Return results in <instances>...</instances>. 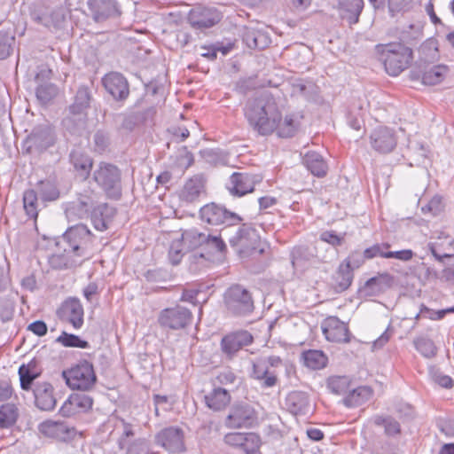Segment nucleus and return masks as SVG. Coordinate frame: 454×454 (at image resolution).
Wrapping results in <instances>:
<instances>
[{"instance_id": "19", "label": "nucleus", "mask_w": 454, "mask_h": 454, "mask_svg": "<svg viewBox=\"0 0 454 454\" xmlns=\"http://www.w3.org/2000/svg\"><path fill=\"white\" fill-rule=\"evenodd\" d=\"M322 332L329 341L345 343L350 341L348 327L336 317H329L324 320Z\"/></svg>"}, {"instance_id": "56", "label": "nucleus", "mask_w": 454, "mask_h": 454, "mask_svg": "<svg viewBox=\"0 0 454 454\" xmlns=\"http://www.w3.org/2000/svg\"><path fill=\"white\" fill-rule=\"evenodd\" d=\"M255 77H243L235 82L234 90L236 92L245 95L256 88Z\"/></svg>"}, {"instance_id": "38", "label": "nucleus", "mask_w": 454, "mask_h": 454, "mask_svg": "<svg viewBox=\"0 0 454 454\" xmlns=\"http://www.w3.org/2000/svg\"><path fill=\"white\" fill-rule=\"evenodd\" d=\"M209 254H224L227 252V246L220 234L206 232L203 248Z\"/></svg>"}, {"instance_id": "52", "label": "nucleus", "mask_w": 454, "mask_h": 454, "mask_svg": "<svg viewBox=\"0 0 454 454\" xmlns=\"http://www.w3.org/2000/svg\"><path fill=\"white\" fill-rule=\"evenodd\" d=\"M200 156L211 166L224 165L226 159L222 151L218 149H205L200 151Z\"/></svg>"}, {"instance_id": "23", "label": "nucleus", "mask_w": 454, "mask_h": 454, "mask_svg": "<svg viewBox=\"0 0 454 454\" xmlns=\"http://www.w3.org/2000/svg\"><path fill=\"white\" fill-rule=\"evenodd\" d=\"M42 372L43 367L36 358H33L27 364H22L18 371L21 389L31 390L34 381L41 376Z\"/></svg>"}, {"instance_id": "35", "label": "nucleus", "mask_w": 454, "mask_h": 454, "mask_svg": "<svg viewBox=\"0 0 454 454\" xmlns=\"http://www.w3.org/2000/svg\"><path fill=\"white\" fill-rule=\"evenodd\" d=\"M372 395L371 387L361 386L352 389L344 397L343 403L348 408H354L364 404Z\"/></svg>"}, {"instance_id": "2", "label": "nucleus", "mask_w": 454, "mask_h": 454, "mask_svg": "<svg viewBox=\"0 0 454 454\" xmlns=\"http://www.w3.org/2000/svg\"><path fill=\"white\" fill-rule=\"evenodd\" d=\"M375 52L391 76L400 74L412 61V50L401 43L377 44Z\"/></svg>"}, {"instance_id": "48", "label": "nucleus", "mask_w": 454, "mask_h": 454, "mask_svg": "<svg viewBox=\"0 0 454 454\" xmlns=\"http://www.w3.org/2000/svg\"><path fill=\"white\" fill-rule=\"evenodd\" d=\"M374 424L384 427L385 434L387 436H395L401 433V426L397 420L390 416L377 415L373 419Z\"/></svg>"}, {"instance_id": "44", "label": "nucleus", "mask_w": 454, "mask_h": 454, "mask_svg": "<svg viewBox=\"0 0 454 454\" xmlns=\"http://www.w3.org/2000/svg\"><path fill=\"white\" fill-rule=\"evenodd\" d=\"M70 162L74 168L88 176L92 168V160L80 150H73L70 153Z\"/></svg>"}, {"instance_id": "63", "label": "nucleus", "mask_w": 454, "mask_h": 454, "mask_svg": "<svg viewBox=\"0 0 454 454\" xmlns=\"http://www.w3.org/2000/svg\"><path fill=\"white\" fill-rule=\"evenodd\" d=\"M268 371L269 367L265 361L259 360L257 362H253L250 377L255 380H258L259 379H262V377L264 376Z\"/></svg>"}, {"instance_id": "9", "label": "nucleus", "mask_w": 454, "mask_h": 454, "mask_svg": "<svg viewBox=\"0 0 454 454\" xmlns=\"http://www.w3.org/2000/svg\"><path fill=\"white\" fill-rule=\"evenodd\" d=\"M92 239L93 235L87 225H74L68 228L63 235V239L68 244V248H65V251L82 256L92 242Z\"/></svg>"}, {"instance_id": "3", "label": "nucleus", "mask_w": 454, "mask_h": 454, "mask_svg": "<svg viewBox=\"0 0 454 454\" xmlns=\"http://www.w3.org/2000/svg\"><path fill=\"white\" fill-rule=\"evenodd\" d=\"M223 303L227 313L235 317H244L254 310L252 294L241 285L231 286L223 294Z\"/></svg>"}, {"instance_id": "14", "label": "nucleus", "mask_w": 454, "mask_h": 454, "mask_svg": "<svg viewBox=\"0 0 454 454\" xmlns=\"http://www.w3.org/2000/svg\"><path fill=\"white\" fill-rule=\"evenodd\" d=\"M261 181L262 178L258 175L234 172L230 176L227 188L231 195L242 197L253 192L255 184L261 183Z\"/></svg>"}, {"instance_id": "25", "label": "nucleus", "mask_w": 454, "mask_h": 454, "mask_svg": "<svg viewBox=\"0 0 454 454\" xmlns=\"http://www.w3.org/2000/svg\"><path fill=\"white\" fill-rule=\"evenodd\" d=\"M38 428L43 435L59 441L69 439L74 431V428L69 427L65 422L53 420L42 422Z\"/></svg>"}, {"instance_id": "39", "label": "nucleus", "mask_w": 454, "mask_h": 454, "mask_svg": "<svg viewBox=\"0 0 454 454\" xmlns=\"http://www.w3.org/2000/svg\"><path fill=\"white\" fill-rule=\"evenodd\" d=\"M206 232L200 231L197 228L184 231L181 239L186 250H193L199 247L203 248Z\"/></svg>"}, {"instance_id": "33", "label": "nucleus", "mask_w": 454, "mask_h": 454, "mask_svg": "<svg viewBox=\"0 0 454 454\" xmlns=\"http://www.w3.org/2000/svg\"><path fill=\"white\" fill-rule=\"evenodd\" d=\"M301 360L306 367L314 371L324 369L328 363L327 356L322 350L317 349L303 351Z\"/></svg>"}, {"instance_id": "62", "label": "nucleus", "mask_w": 454, "mask_h": 454, "mask_svg": "<svg viewBox=\"0 0 454 454\" xmlns=\"http://www.w3.org/2000/svg\"><path fill=\"white\" fill-rule=\"evenodd\" d=\"M420 313H426V317L429 318L430 320L436 321L442 320L447 314H450V310L449 308L440 310H434L426 305L421 304Z\"/></svg>"}, {"instance_id": "30", "label": "nucleus", "mask_w": 454, "mask_h": 454, "mask_svg": "<svg viewBox=\"0 0 454 454\" xmlns=\"http://www.w3.org/2000/svg\"><path fill=\"white\" fill-rule=\"evenodd\" d=\"M92 99L90 90L88 86L81 85L74 98V102L69 106V114L74 116L86 115V111L90 108Z\"/></svg>"}, {"instance_id": "31", "label": "nucleus", "mask_w": 454, "mask_h": 454, "mask_svg": "<svg viewBox=\"0 0 454 454\" xmlns=\"http://www.w3.org/2000/svg\"><path fill=\"white\" fill-rule=\"evenodd\" d=\"M364 6V0H341L340 2V16L349 25L356 24Z\"/></svg>"}, {"instance_id": "57", "label": "nucleus", "mask_w": 454, "mask_h": 454, "mask_svg": "<svg viewBox=\"0 0 454 454\" xmlns=\"http://www.w3.org/2000/svg\"><path fill=\"white\" fill-rule=\"evenodd\" d=\"M145 278L152 283H164L169 278V274L162 269L148 270L144 274Z\"/></svg>"}, {"instance_id": "27", "label": "nucleus", "mask_w": 454, "mask_h": 454, "mask_svg": "<svg viewBox=\"0 0 454 454\" xmlns=\"http://www.w3.org/2000/svg\"><path fill=\"white\" fill-rule=\"evenodd\" d=\"M285 404L288 411L295 416L306 415L310 410L309 397L303 391L290 392L286 397Z\"/></svg>"}, {"instance_id": "29", "label": "nucleus", "mask_w": 454, "mask_h": 454, "mask_svg": "<svg viewBox=\"0 0 454 454\" xmlns=\"http://www.w3.org/2000/svg\"><path fill=\"white\" fill-rule=\"evenodd\" d=\"M204 177L201 175H196L185 182L180 192V199L185 202H194L204 192Z\"/></svg>"}, {"instance_id": "32", "label": "nucleus", "mask_w": 454, "mask_h": 454, "mask_svg": "<svg viewBox=\"0 0 454 454\" xmlns=\"http://www.w3.org/2000/svg\"><path fill=\"white\" fill-rule=\"evenodd\" d=\"M205 401L208 408L214 411H221L230 403L231 395L225 388L215 387L205 395Z\"/></svg>"}, {"instance_id": "16", "label": "nucleus", "mask_w": 454, "mask_h": 454, "mask_svg": "<svg viewBox=\"0 0 454 454\" xmlns=\"http://www.w3.org/2000/svg\"><path fill=\"white\" fill-rule=\"evenodd\" d=\"M88 7L97 22L116 19L121 15V5L116 0H90Z\"/></svg>"}, {"instance_id": "42", "label": "nucleus", "mask_w": 454, "mask_h": 454, "mask_svg": "<svg viewBox=\"0 0 454 454\" xmlns=\"http://www.w3.org/2000/svg\"><path fill=\"white\" fill-rule=\"evenodd\" d=\"M34 189L26 190L23 193V207L26 215L30 218L36 220L38 216V195Z\"/></svg>"}, {"instance_id": "17", "label": "nucleus", "mask_w": 454, "mask_h": 454, "mask_svg": "<svg viewBox=\"0 0 454 454\" xmlns=\"http://www.w3.org/2000/svg\"><path fill=\"white\" fill-rule=\"evenodd\" d=\"M370 144L379 153H391L397 145V138L393 129L387 127H379L372 130Z\"/></svg>"}, {"instance_id": "53", "label": "nucleus", "mask_w": 454, "mask_h": 454, "mask_svg": "<svg viewBox=\"0 0 454 454\" xmlns=\"http://www.w3.org/2000/svg\"><path fill=\"white\" fill-rule=\"evenodd\" d=\"M74 405L80 413L86 412L92 408L93 399L90 395L85 393H74L70 395Z\"/></svg>"}, {"instance_id": "41", "label": "nucleus", "mask_w": 454, "mask_h": 454, "mask_svg": "<svg viewBox=\"0 0 454 454\" xmlns=\"http://www.w3.org/2000/svg\"><path fill=\"white\" fill-rule=\"evenodd\" d=\"M447 72L448 68L444 65H437L425 69L421 74L422 82L426 85L438 84L444 79Z\"/></svg>"}, {"instance_id": "6", "label": "nucleus", "mask_w": 454, "mask_h": 454, "mask_svg": "<svg viewBox=\"0 0 454 454\" xmlns=\"http://www.w3.org/2000/svg\"><path fill=\"white\" fill-rule=\"evenodd\" d=\"M27 143L29 153H43L58 144V135L55 127L50 123L35 126L27 136Z\"/></svg>"}, {"instance_id": "28", "label": "nucleus", "mask_w": 454, "mask_h": 454, "mask_svg": "<svg viewBox=\"0 0 454 454\" xmlns=\"http://www.w3.org/2000/svg\"><path fill=\"white\" fill-rule=\"evenodd\" d=\"M302 164L315 176L325 177L328 172V164L317 152L309 151L302 156Z\"/></svg>"}, {"instance_id": "10", "label": "nucleus", "mask_w": 454, "mask_h": 454, "mask_svg": "<svg viewBox=\"0 0 454 454\" xmlns=\"http://www.w3.org/2000/svg\"><path fill=\"white\" fill-rule=\"evenodd\" d=\"M257 421L258 414L254 408L249 403H240L231 408L225 425L230 428H251Z\"/></svg>"}, {"instance_id": "1", "label": "nucleus", "mask_w": 454, "mask_h": 454, "mask_svg": "<svg viewBox=\"0 0 454 454\" xmlns=\"http://www.w3.org/2000/svg\"><path fill=\"white\" fill-rule=\"evenodd\" d=\"M244 115L253 130L261 136H269L277 131L280 137H292L299 126L293 114L286 115L282 120L278 104L269 93L248 99L244 107Z\"/></svg>"}, {"instance_id": "21", "label": "nucleus", "mask_w": 454, "mask_h": 454, "mask_svg": "<svg viewBox=\"0 0 454 454\" xmlns=\"http://www.w3.org/2000/svg\"><path fill=\"white\" fill-rule=\"evenodd\" d=\"M221 20L220 13L212 8H195L188 15L191 26L198 29L209 28L217 24Z\"/></svg>"}, {"instance_id": "26", "label": "nucleus", "mask_w": 454, "mask_h": 454, "mask_svg": "<svg viewBox=\"0 0 454 454\" xmlns=\"http://www.w3.org/2000/svg\"><path fill=\"white\" fill-rule=\"evenodd\" d=\"M114 215V208L106 203L91 207L90 219L93 227L99 231L107 230Z\"/></svg>"}, {"instance_id": "4", "label": "nucleus", "mask_w": 454, "mask_h": 454, "mask_svg": "<svg viewBox=\"0 0 454 454\" xmlns=\"http://www.w3.org/2000/svg\"><path fill=\"white\" fill-rule=\"evenodd\" d=\"M62 376L72 389L90 390L97 382V375L91 362L85 359L78 361L71 368L64 370Z\"/></svg>"}, {"instance_id": "60", "label": "nucleus", "mask_w": 454, "mask_h": 454, "mask_svg": "<svg viewBox=\"0 0 454 454\" xmlns=\"http://www.w3.org/2000/svg\"><path fill=\"white\" fill-rule=\"evenodd\" d=\"M442 209V200L440 196H434L427 205L422 207L424 214L429 213L432 215H437Z\"/></svg>"}, {"instance_id": "47", "label": "nucleus", "mask_w": 454, "mask_h": 454, "mask_svg": "<svg viewBox=\"0 0 454 454\" xmlns=\"http://www.w3.org/2000/svg\"><path fill=\"white\" fill-rule=\"evenodd\" d=\"M15 35L9 30L0 29V60L6 59L14 50Z\"/></svg>"}, {"instance_id": "15", "label": "nucleus", "mask_w": 454, "mask_h": 454, "mask_svg": "<svg viewBox=\"0 0 454 454\" xmlns=\"http://www.w3.org/2000/svg\"><path fill=\"white\" fill-rule=\"evenodd\" d=\"M58 316L62 321L70 323L75 329L83 325L84 310L81 301L76 297L65 300L58 310Z\"/></svg>"}, {"instance_id": "54", "label": "nucleus", "mask_w": 454, "mask_h": 454, "mask_svg": "<svg viewBox=\"0 0 454 454\" xmlns=\"http://www.w3.org/2000/svg\"><path fill=\"white\" fill-rule=\"evenodd\" d=\"M188 250H186L185 247L184 246L182 239L172 241L168 251V256L171 263L173 265L178 264L183 255Z\"/></svg>"}, {"instance_id": "5", "label": "nucleus", "mask_w": 454, "mask_h": 454, "mask_svg": "<svg viewBox=\"0 0 454 454\" xmlns=\"http://www.w3.org/2000/svg\"><path fill=\"white\" fill-rule=\"evenodd\" d=\"M93 179L106 192L107 197L114 200L121 198V171L116 166L100 163L94 171Z\"/></svg>"}, {"instance_id": "64", "label": "nucleus", "mask_w": 454, "mask_h": 454, "mask_svg": "<svg viewBox=\"0 0 454 454\" xmlns=\"http://www.w3.org/2000/svg\"><path fill=\"white\" fill-rule=\"evenodd\" d=\"M142 117L140 115L136 114V113H131L129 114L123 115L122 122L121 124V129H125L127 131H132L137 125H138L139 120Z\"/></svg>"}, {"instance_id": "12", "label": "nucleus", "mask_w": 454, "mask_h": 454, "mask_svg": "<svg viewBox=\"0 0 454 454\" xmlns=\"http://www.w3.org/2000/svg\"><path fill=\"white\" fill-rule=\"evenodd\" d=\"M102 85L114 100L125 101L129 96V84L127 78L119 72H110L102 78Z\"/></svg>"}, {"instance_id": "20", "label": "nucleus", "mask_w": 454, "mask_h": 454, "mask_svg": "<svg viewBox=\"0 0 454 454\" xmlns=\"http://www.w3.org/2000/svg\"><path fill=\"white\" fill-rule=\"evenodd\" d=\"M259 241L260 236L257 231L247 224L239 227L235 234L229 239L231 247H239L242 251L255 249Z\"/></svg>"}, {"instance_id": "18", "label": "nucleus", "mask_w": 454, "mask_h": 454, "mask_svg": "<svg viewBox=\"0 0 454 454\" xmlns=\"http://www.w3.org/2000/svg\"><path fill=\"white\" fill-rule=\"evenodd\" d=\"M35 405L41 411H52L56 407L57 400L54 395L52 385L47 381H37L33 384Z\"/></svg>"}, {"instance_id": "43", "label": "nucleus", "mask_w": 454, "mask_h": 454, "mask_svg": "<svg viewBox=\"0 0 454 454\" xmlns=\"http://www.w3.org/2000/svg\"><path fill=\"white\" fill-rule=\"evenodd\" d=\"M413 345L416 350L425 358L431 359L437 355L438 348L434 342L424 336L417 337L413 340Z\"/></svg>"}, {"instance_id": "50", "label": "nucleus", "mask_w": 454, "mask_h": 454, "mask_svg": "<svg viewBox=\"0 0 454 454\" xmlns=\"http://www.w3.org/2000/svg\"><path fill=\"white\" fill-rule=\"evenodd\" d=\"M261 446V438L254 433H247L239 450L247 454H256Z\"/></svg>"}, {"instance_id": "22", "label": "nucleus", "mask_w": 454, "mask_h": 454, "mask_svg": "<svg viewBox=\"0 0 454 454\" xmlns=\"http://www.w3.org/2000/svg\"><path fill=\"white\" fill-rule=\"evenodd\" d=\"M393 282V277L388 273H380L369 278L363 286L359 288V293L364 297L378 296L387 288Z\"/></svg>"}, {"instance_id": "34", "label": "nucleus", "mask_w": 454, "mask_h": 454, "mask_svg": "<svg viewBox=\"0 0 454 454\" xmlns=\"http://www.w3.org/2000/svg\"><path fill=\"white\" fill-rule=\"evenodd\" d=\"M354 274L351 269L350 262H346L345 263H341L335 273L334 279V288L337 293H341L347 290L352 281H353Z\"/></svg>"}, {"instance_id": "13", "label": "nucleus", "mask_w": 454, "mask_h": 454, "mask_svg": "<svg viewBox=\"0 0 454 454\" xmlns=\"http://www.w3.org/2000/svg\"><path fill=\"white\" fill-rule=\"evenodd\" d=\"M184 431L176 427H168L155 435V442L169 453H181L185 450Z\"/></svg>"}, {"instance_id": "11", "label": "nucleus", "mask_w": 454, "mask_h": 454, "mask_svg": "<svg viewBox=\"0 0 454 454\" xmlns=\"http://www.w3.org/2000/svg\"><path fill=\"white\" fill-rule=\"evenodd\" d=\"M253 340V335L248 331H234L222 338L221 350L226 358L232 359L239 350L252 344Z\"/></svg>"}, {"instance_id": "55", "label": "nucleus", "mask_w": 454, "mask_h": 454, "mask_svg": "<svg viewBox=\"0 0 454 454\" xmlns=\"http://www.w3.org/2000/svg\"><path fill=\"white\" fill-rule=\"evenodd\" d=\"M319 239L333 247H338L343 245L345 233L338 235L334 231H325L320 233Z\"/></svg>"}, {"instance_id": "51", "label": "nucleus", "mask_w": 454, "mask_h": 454, "mask_svg": "<svg viewBox=\"0 0 454 454\" xmlns=\"http://www.w3.org/2000/svg\"><path fill=\"white\" fill-rule=\"evenodd\" d=\"M57 341L64 347L87 348L90 344L87 340H82L79 336L63 332L58 338Z\"/></svg>"}, {"instance_id": "37", "label": "nucleus", "mask_w": 454, "mask_h": 454, "mask_svg": "<svg viewBox=\"0 0 454 454\" xmlns=\"http://www.w3.org/2000/svg\"><path fill=\"white\" fill-rule=\"evenodd\" d=\"M36 189L43 202L55 201L60 197V191L54 180H41L37 183Z\"/></svg>"}, {"instance_id": "8", "label": "nucleus", "mask_w": 454, "mask_h": 454, "mask_svg": "<svg viewBox=\"0 0 454 454\" xmlns=\"http://www.w3.org/2000/svg\"><path fill=\"white\" fill-rule=\"evenodd\" d=\"M192 317V313L189 309L176 305L160 310L157 321L161 328L178 331L190 325Z\"/></svg>"}, {"instance_id": "58", "label": "nucleus", "mask_w": 454, "mask_h": 454, "mask_svg": "<svg viewBox=\"0 0 454 454\" xmlns=\"http://www.w3.org/2000/svg\"><path fill=\"white\" fill-rule=\"evenodd\" d=\"M389 247L390 245L388 243L375 244L364 251V259L369 260L377 256L384 258V254H387V250Z\"/></svg>"}, {"instance_id": "59", "label": "nucleus", "mask_w": 454, "mask_h": 454, "mask_svg": "<svg viewBox=\"0 0 454 454\" xmlns=\"http://www.w3.org/2000/svg\"><path fill=\"white\" fill-rule=\"evenodd\" d=\"M427 248L434 259L440 262H442L444 258H450L454 256V254L445 252L442 244L438 241L429 242L427 244Z\"/></svg>"}, {"instance_id": "7", "label": "nucleus", "mask_w": 454, "mask_h": 454, "mask_svg": "<svg viewBox=\"0 0 454 454\" xmlns=\"http://www.w3.org/2000/svg\"><path fill=\"white\" fill-rule=\"evenodd\" d=\"M200 218L210 225L224 224L225 227L237 225L243 221V218L238 214L231 212L215 202L208 203L200 209ZM225 229H222L221 232Z\"/></svg>"}, {"instance_id": "40", "label": "nucleus", "mask_w": 454, "mask_h": 454, "mask_svg": "<svg viewBox=\"0 0 454 454\" xmlns=\"http://www.w3.org/2000/svg\"><path fill=\"white\" fill-rule=\"evenodd\" d=\"M59 94V88L51 82H40L35 90V96L41 105L46 106Z\"/></svg>"}, {"instance_id": "46", "label": "nucleus", "mask_w": 454, "mask_h": 454, "mask_svg": "<svg viewBox=\"0 0 454 454\" xmlns=\"http://www.w3.org/2000/svg\"><path fill=\"white\" fill-rule=\"evenodd\" d=\"M420 60L431 63L438 59V42L434 38L425 41L419 48Z\"/></svg>"}, {"instance_id": "61", "label": "nucleus", "mask_w": 454, "mask_h": 454, "mask_svg": "<svg viewBox=\"0 0 454 454\" xmlns=\"http://www.w3.org/2000/svg\"><path fill=\"white\" fill-rule=\"evenodd\" d=\"M262 37H263L262 34L247 29L243 35V40L251 49L263 48V45L259 42Z\"/></svg>"}, {"instance_id": "36", "label": "nucleus", "mask_w": 454, "mask_h": 454, "mask_svg": "<svg viewBox=\"0 0 454 454\" xmlns=\"http://www.w3.org/2000/svg\"><path fill=\"white\" fill-rule=\"evenodd\" d=\"M120 422L122 426V433L117 441L118 447L121 450H126L128 453H131L133 446L145 443V440L137 439L130 444L129 439L135 435L134 426L124 419H120Z\"/></svg>"}, {"instance_id": "45", "label": "nucleus", "mask_w": 454, "mask_h": 454, "mask_svg": "<svg viewBox=\"0 0 454 454\" xmlns=\"http://www.w3.org/2000/svg\"><path fill=\"white\" fill-rule=\"evenodd\" d=\"M19 417V410L13 403L0 406V428H9L13 426Z\"/></svg>"}, {"instance_id": "49", "label": "nucleus", "mask_w": 454, "mask_h": 454, "mask_svg": "<svg viewBox=\"0 0 454 454\" xmlns=\"http://www.w3.org/2000/svg\"><path fill=\"white\" fill-rule=\"evenodd\" d=\"M348 387L349 380L346 376H332L327 380V388L333 394H344Z\"/></svg>"}, {"instance_id": "24", "label": "nucleus", "mask_w": 454, "mask_h": 454, "mask_svg": "<svg viewBox=\"0 0 454 454\" xmlns=\"http://www.w3.org/2000/svg\"><path fill=\"white\" fill-rule=\"evenodd\" d=\"M92 207V200L86 195H81L76 200L65 204V214L69 221H76L88 217Z\"/></svg>"}]
</instances>
